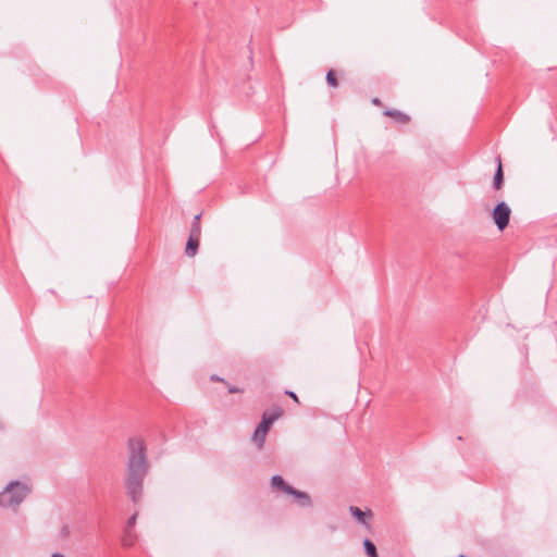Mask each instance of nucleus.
Returning a JSON list of instances; mask_svg holds the SVG:
<instances>
[{
  "mask_svg": "<svg viewBox=\"0 0 557 557\" xmlns=\"http://www.w3.org/2000/svg\"><path fill=\"white\" fill-rule=\"evenodd\" d=\"M326 82L327 84L331 86V87H337L338 83H337V79H336V76H335V73L333 70H330L327 73H326Z\"/></svg>",
  "mask_w": 557,
  "mask_h": 557,
  "instance_id": "4468645a",
  "label": "nucleus"
},
{
  "mask_svg": "<svg viewBox=\"0 0 557 557\" xmlns=\"http://www.w3.org/2000/svg\"><path fill=\"white\" fill-rule=\"evenodd\" d=\"M510 214L511 209L505 201H500L494 207L492 218L499 231H504L508 226Z\"/></svg>",
  "mask_w": 557,
  "mask_h": 557,
  "instance_id": "20e7f679",
  "label": "nucleus"
},
{
  "mask_svg": "<svg viewBox=\"0 0 557 557\" xmlns=\"http://www.w3.org/2000/svg\"><path fill=\"white\" fill-rule=\"evenodd\" d=\"M271 485L286 494L293 491V486L288 485L281 475H273L271 479Z\"/></svg>",
  "mask_w": 557,
  "mask_h": 557,
  "instance_id": "6e6552de",
  "label": "nucleus"
},
{
  "mask_svg": "<svg viewBox=\"0 0 557 557\" xmlns=\"http://www.w3.org/2000/svg\"><path fill=\"white\" fill-rule=\"evenodd\" d=\"M363 548H364L366 554H367L369 557H377L376 547H375V545L373 544V542H372V541H370L369 539H366V540L363 541Z\"/></svg>",
  "mask_w": 557,
  "mask_h": 557,
  "instance_id": "ddd939ff",
  "label": "nucleus"
},
{
  "mask_svg": "<svg viewBox=\"0 0 557 557\" xmlns=\"http://www.w3.org/2000/svg\"><path fill=\"white\" fill-rule=\"evenodd\" d=\"M282 413L283 411L280 407L275 408L271 413H263L261 422L258 424L252 434V442L259 448L263 446L270 426L282 416Z\"/></svg>",
  "mask_w": 557,
  "mask_h": 557,
  "instance_id": "7ed1b4c3",
  "label": "nucleus"
},
{
  "mask_svg": "<svg viewBox=\"0 0 557 557\" xmlns=\"http://www.w3.org/2000/svg\"><path fill=\"white\" fill-rule=\"evenodd\" d=\"M128 458L126 465L125 486L129 498L136 504L144 493V480L149 466L146 456V446L141 438L131 437L127 442Z\"/></svg>",
  "mask_w": 557,
  "mask_h": 557,
  "instance_id": "f257e3e1",
  "label": "nucleus"
},
{
  "mask_svg": "<svg viewBox=\"0 0 557 557\" xmlns=\"http://www.w3.org/2000/svg\"><path fill=\"white\" fill-rule=\"evenodd\" d=\"M30 486L20 481H11L0 493V507L16 508L24 502L30 493Z\"/></svg>",
  "mask_w": 557,
  "mask_h": 557,
  "instance_id": "f03ea898",
  "label": "nucleus"
},
{
  "mask_svg": "<svg viewBox=\"0 0 557 557\" xmlns=\"http://www.w3.org/2000/svg\"><path fill=\"white\" fill-rule=\"evenodd\" d=\"M372 103L375 104V106H379V104H381V101H380L379 98H373L372 99Z\"/></svg>",
  "mask_w": 557,
  "mask_h": 557,
  "instance_id": "aec40b11",
  "label": "nucleus"
},
{
  "mask_svg": "<svg viewBox=\"0 0 557 557\" xmlns=\"http://www.w3.org/2000/svg\"><path fill=\"white\" fill-rule=\"evenodd\" d=\"M285 393H286L287 395H289L290 397H293L296 401H298L297 396L295 395V393L289 392V391H286Z\"/></svg>",
  "mask_w": 557,
  "mask_h": 557,
  "instance_id": "6ab92c4d",
  "label": "nucleus"
},
{
  "mask_svg": "<svg viewBox=\"0 0 557 557\" xmlns=\"http://www.w3.org/2000/svg\"><path fill=\"white\" fill-rule=\"evenodd\" d=\"M199 240H200V236L189 235L187 243H186V248H185V253L188 257H194L197 253L198 247H199Z\"/></svg>",
  "mask_w": 557,
  "mask_h": 557,
  "instance_id": "0eeeda50",
  "label": "nucleus"
},
{
  "mask_svg": "<svg viewBox=\"0 0 557 557\" xmlns=\"http://www.w3.org/2000/svg\"><path fill=\"white\" fill-rule=\"evenodd\" d=\"M349 511L351 513V516L354 518H356V520L366 525L367 528H369V524L367 522V517H371L372 516V512L370 510H368L367 512L362 511L359 507H356V506H350L349 507Z\"/></svg>",
  "mask_w": 557,
  "mask_h": 557,
  "instance_id": "39448f33",
  "label": "nucleus"
},
{
  "mask_svg": "<svg viewBox=\"0 0 557 557\" xmlns=\"http://www.w3.org/2000/svg\"><path fill=\"white\" fill-rule=\"evenodd\" d=\"M136 519H137V512H135L132 517H129V519L127 520V529L126 530H131L135 523H136Z\"/></svg>",
  "mask_w": 557,
  "mask_h": 557,
  "instance_id": "f3484780",
  "label": "nucleus"
},
{
  "mask_svg": "<svg viewBox=\"0 0 557 557\" xmlns=\"http://www.w3.org/2000/svg\"><path fill=\"white\" fill-rule=\"evenodd\" d=\"M210 380H211V381H218V382H220V383H226L223 379L219 377L216 374H212V375L210 376Z\"/></svg>",
  "mask_w": 557,
  "mask_h": 557,
  "instance_id": "a211bd4d",
  "label": "nucleus"
},
{
  "mask_svg": "<svg viewBox=\"0 0 557 557\" xmlns=\"http://www.w3.org/2000/svg\"><path fill=\"white\" fill-rule=\"evenodd\" d=\"M288 494L293 495L295 497V499L299 506L305 507V508L311 506V498L307 493L298 491L293 487V491L289 492Z\"/></svg>",
  "mask_w": 557,
  "mask_h": 557,
  "instance_id": "423d86ee",
  "label": "nucleus"
},
{
  "mask_svg": "<svg viewBox=\"0 0 557 557\" xmlns=\"http://www.w3.org/2000/svg\"><path fill=\"white\" fill-rule=\"evenodd\" d=\"M497 163H498V165H497L496 172L493 177V187L495 189H500V187L503 186L504 173H503L502 161H500L499 157L497 158Z\"/></svg>",
  "mask_w": 557,
  "mask_h": 557,
  "instance_id": "1a4fd4ad",
  "label": "nucleus"
},
{
  "mask_svg": "<svg viewBox=\"0 0 557 557\" xmlns=\"http://www.w3.org/2000/svg\"><path fill=\"white\" fill-rule=\"evenodd\" d=\"M51 557H64V556H63V555H61V554H59V553H54V554H52V556H51Z\"/></svg>",
  "mask_w": 557,
  "mask_h": 557,
  "instance_id": "412c9836",
  "label": "nucleus"
},
{
  "mask_svg": "<svg viewBox=\"0 0 557 557\" xmlns=\"http://www.w3.org/2000/svg\"><path fill=\"white\" fill-rule=\"evenodd\" d=\"M136 542V534L131 530H125L124 536L122 539V544L125 547H131Z\"/></svg>",
  "mask_w": 557,
  "mask_h": 557,
  "instance_id": "f8f14e48",
  "label": "nucleus"
},
{
  "mask_svg": "<svg viewBox=\"0 0 557 557\" xmlns=\"http://www.w3.org/2000/svg\"><path fill=\"white\" fill-rule=\"evenodd\" d=\"M383 114L386 116L394 117L397 122L403 123V124L407 123L409 121V116L398 110L386 109L383 112Z\"/></svg>",
  "mask_w": 557,
  "mask_h": 557,
  "instance_id": "9d476101",
  "label": "nucleus"
},
{
  "mask_svg": "<svg viewBox=\"0 0 557 557\" xmlns=\"http://www.w3.org/2000/svg\"><path fill=\"white\" fill-rule=\"evenodd\" d=\"M244 389L240 388L238 385H230L228 389H227V393L228 394H238V393H243Z\"/></svg>",
  "mask_w": 557,
  "mask_h": 557,
  "instance_id": "dca6fc26",
  "label": "nucleus"
},
{
  "mask_svg": "<svg viewBox=\"0 0 557 557\" xmlns=\"http://www.w3.org/2000/svg\"><path fill=\"white\" fill-rule=\"evenodd\" d=\"M201 213H198L194 216L189 235L201 236V226H200Z\"/></svg>",
  "mask_w": 557,
  "mask_h": 557,
  "instance_id": "9b49d317",
  "label": "nucleus"
},
{
  "mask_svg": "<svg viewBox=\"0 0 557 557\" xmlns=\"http://www.w3.org/2000/svg\"><path fill=\"white\" fill-rule=\"evenodd\" d=\"M70 534H71V528H70V525H69V524H63V525L61 527V529H60V536H61L62 539H66V537H69V536H70Z\"/></svg>",
  "mask_w": 557,
  "mask_h": 557,
  "instance_id": "2eb2a0df",
  "label": "nucleus"
}]
</instances>
